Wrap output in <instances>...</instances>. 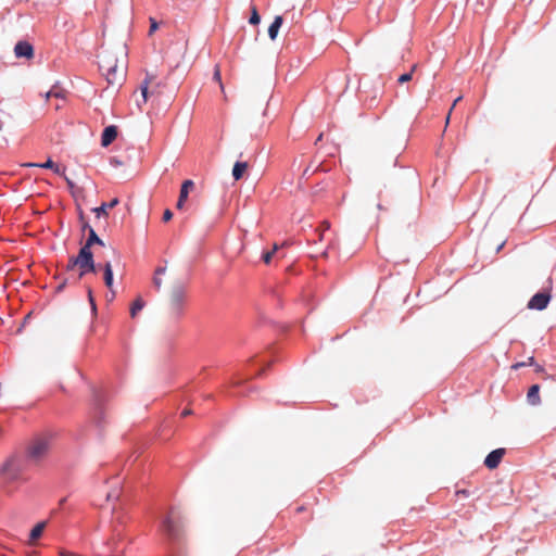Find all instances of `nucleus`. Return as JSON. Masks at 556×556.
I'll return each mask as SVG.
<instances>
[{
  "instance_id": "nucleus-41",
  "label": "nucleus",
  "mask_w": 556,
  "mask_h": 556,
  "mask_svg": "<svg viewBox=\"0 0 556 556\" xmlns=\"http://www.w3.org/2000/svg\"><path fill=\"white\" fill-rule=\"evenodd\" d=\"M457 494H462L464 496H468V492L466 490L458 491Z\"/></svg>"
},
{
  "instance_id": "nucleus-31",
  "label": "nucleus",
  "mask_w": 556,
  "mask_h": 556,
  "mask_svg": "<svg viewBox=\"0 0 556 556\" xmlns=\"http://www.w3.org/2000/svg\"><path fill=\"white\" fill-rule=\"evenodd\" d=\"M88 298H89V302L91 304L92 311L94 312L96 311V303H94V300H93V296H92L91 289H88Z\"/></svg>"
},
{
  "instance_id": "nucleus-16",
  "label": "nucleus",
  "mask_w": 556,
  "mask_h": 556,
  "mask_svg": "<svg viewBox=\"0 0 556 556\" xmlns=\"http://www.w3.org/2000/svg\"><path fill=\"white\" fill-rule=\"evenodd\" d=\"M527 399H528V402L532 405L540 404L541 397H540V386L539 384H533L530 387V389L528 390V393H527Z\"/></svg>"
},
{
  "instance_id": "nucleus-44",
  "label": "nucleus",
  "mask_w": 556,
  "mask_h": 556,
  "mask_svg": "<svg viewBox=\"0 0 556 556\" xmlns=\"http://www.w3.org/2000/svg\"><path fill=\"white\" fill-rule=\"evenodd\" d=\"M321 138H323V134H320V135L318 136V138H317V140H316V143H317L318 141H321Z\"/></svg>"
},
{
  "instance_id": "nucleus-40",
  "label": "nucleus",
  "mask_w": 556,
  "mask_h": 556,
  "mask_svg": "<svg viewBox=\"0 0 556 556\" xmlns=\"http://www.w3.org/2000/svg\"><path fill=\"white\" fill-rule=\"evenodd\" d=\"M63 177L65 178L67 185L72 188L74 186L73 181L70 178H67L65 175Z\"/></svg>"
},
{
  "instance_id": "nucleus-18",
  "label": "nucleus",
  "mask_w": 556,
  "mask_h": 556,
  "mask_svg": "<svg viewBox=\"0 0 556 556\" xmlns=\"http://www.w3.org/2000/svg\"><path fill=\"white\" fill-rule=\"evenodd\" d=\"M283 23V18L280 15H277L274 20V22L268 27V36L271 40H275L277 38L279 28L281 27Z\"/></svg>"
},
{
  "instance_id": "nucleus-6",
  "label": "nucleus",
  "mask_w": 556,
  "mask_h": 556,
  "mask_svg": "<svg viewBox=\"0 0 556 556\" xmlns=\"http://www.w3.org/2000/svg\"><path fill=\"white\" fill-rule=\"evenodd\" d=\"M4 482H15L22 479L23 465L17 459H9L0 469Z\"/></svg>"
},
{
  "instance_id": "nucleus-39",
  "label": "nucleus",
  "mask_w": 556,
  "mask_h": 556,
  "mask_svg": "<svg viewBox=\"0 0 556 556\" xmlns=\"http://www.w3.org/2000/svg\"><path fill=\"white\" fill-rule=\"evenodd\" d=\"M113 255L116 257V260L119 262L121 255L118 252H116L114 249H112Z\"/></svg>"
},
{
  "instance_id": "nucleus-38",
  "label": "nucleus",
  "mask_w": 556,
  "mask_h": 556,
  "mask_svg": "<svg viewBox=\"0 0 556 556\" xmlns=\"http://www.w3.org/2000/svg\"><path fill=\"white\" fill-rule=\"evenodd\" d=\"M462 100V97H458L457 99H455V101L453 102V105L452 108L450 109L451 111L454 110V108L456 106V104Z\"/></svg>"
},
{
  "instance_id": "nucleus-8",
  "label": "nucleus",
  "mask_w": 556,
  "mask_h": 556,
  "mask_svg": "<svg viewBox=\"0 0 556 556\" xmlns=\"http://www.w3.org/2000/svg\"><path fill=\"white\" fill-rule=\"evenodd\" d=\"M551 298L552 296L548 291L538 292L529 300L527 307L529 309L542 311L547 307Z\"/></svg>"
},
{
  "instance_id": "nucleus-17",
  "label": "nucleus",
  "mask_w": 556,
  "mask_h": 556,
  "mask_svg": "<svg viewBox=\"0 0 556 556\" xmlns=\"http://www.w3.org/2000/svg\"><path fill=\"white\" fill-rule=\"evenodd\" d=\"M93 244H99V245H104V242L102 239H100L98 237V235L96 233L94 229L92 227H89V236H88V239L86 241V243L83 245V248H87V250H91V247Z\"/></svg>"
},
{
  "instance_id": "nucleus-36",
  "label": "nucleus",
  "mask_w": 556,
  "mask_h": 556,
  "mask_svg": "<svg viewBox=\"0 0 556 556\" xmlns=\"http://www.w3.org/2000/svg\"><path fill=\"white\" fill-rule=\"evenodd\" d=\"M156 28H157V24H156V22L153 21L150 26V33H153Z\"/></svg>"
},
{
  "instance_id": "nucleus-7",
  "label": "nucleus",
  "mask_w": 556,
  "mask_h": 556,
  "mask_svg": "<svg viewBox=\"0 0 556 556\" xmlns=\"http://www.w3.org/2000/svg\"><path fill=\"white\" fill-rule=\"evenodd\" d=\"M142 102L137 101L138 106L147 103L148 99L153 96L161 94V85L156 81L155 76H147L140 86Z\"/></svg>"
},
{
  "instance_id": "nucleus-43",
  "label": "nucleus",
  "mask_w": 556,
  "mask_h": 556,
  "mask_svg": "<svg viewBox=\"0 0 556 556\" xmlns=\"http://www.w3.org/2000/svg\"><path fill=\"white\" fill-rule=\"evenodd\" d=\"M89 227L90 226L87 223H85L84 226H83V229H88L89 230Z\"/></svg>"
},
{
  "instance_id": "nucleus-4",
  "label": "nucleus",
  "mask_w": 556,
  "mask_h": 556,
  "mask_svg": "<svg viewBox=\"0 0 556 556\" xmlns=\"http://www.w3.org/2000/svg\"><path fill=\"white\" fill-rule=\"evenodd\" d=\"M75 267H78L79 269V278L88 273L96 271V265L91 250H87V248L81 247L78 255L68 260L66 269L72 270Z\"/></svg>"
},
{
  "instance_id": "nucleus-12",
  "label": "nucleus",
  "mask_w": 556,
  "mask_h": 556,
  "mask_svg": "<svg viewBox=\"0 0 556 556\" xmlns=\"http://www.w3.org/2000/svg\"><path fill=\"white\" fill-rule=\"evenodd\" d=\"M104 268V283L106 286V288L110 290L111 292V296H110V301H112L114 298H115V291L113 289V270H112V264L111 262H106L103 266Z\"/></svg>"
},
{
  "instance_id": "nucleus-33",
  "label": "nucleus",
  "mask_w": 556,
  "mask_h": 556,
  "mask_svg": "<svg viewBox=\"0 0 556 556\" xmlns=\"http://www.w3.org/2000/svg\"><path fill=\"white\" fill-rule=\"evenodd\" d=\"M332 247H333V243H332V240H330L328 245H327V248H326V250L323 252L321 255L326 257L328 255L329 249H331Z\"/></svg>"
},
{
  "instance_id": "nucleus-29",
  "label": "nucleus",
  "mask_w": 556,
  "mask_h": 556,
  "mask_svg": "<svg viewBox=\"0 0 556 556\" xmlns=\"http://www.w3.org/2000/svg\"><path fill=\"white\" fill-rule=\"evenodd\" d=\"M46 100H49L51 97H55V98H59V97H62L61 93L59 91H53V90H50L46 93Z\"/></svg>"
},
{
  "instance_id": "nucleus-42",
  "label": "nucleus",
  "mask_w": 556,
  "mask_h": 556,
  "mask_svg": "<svg viewBox=\"0 0 556 556\" xmlns=\"http://www.w3.org/2000/svg\"><path fill=\"white\" fill-rule=\"evenodd\" d=\"M452 111L450 110L447 116H446V125L450 123Z\"/></svg>"
},
{
  "instance_id": "nucleus-1",
  "label": "nucleus",
  "mask_w": 556,
  "mask_h": 556,
  "mask_svg": "<svg viewBox=\"0 0 556 556\" xmlns=\"http://www.w3.org/2000/svg\"><path fill=\"white\" fill-rule=\"evenodd\" d=\"M99 67L109 85L121 86L127 70L126 46L121 43L115 48L103 49L99 54Z\"/></svg>"
},
{
  "instance_id": "nucleus-10",
  "label": "nucleus",
  "mask_w": 556,
  "mask_h": 556,
  "mask_svg": "<svg viewBox=\"0 0 556 556\" xmlns=\"http://www.w3.org/2000/svg\"><path fill=\"white\" fill-rule=\"evenodd\" d=\"M194 187H195V185H194L193 180H191V179H187L182 182L180 192H179V198H178V201L176 204V207L178 210L184 208L185 202L188 199L189 192L192 191L194 189Z\"/></svg>"
},
{
  "instance_id": "nucleus-30",
  "label": "nucleus",
  "mask_w": 556,
  "mask_h": 556,
  "mask_svg": "<svg viewBox=\"0 0 556 556\" xmlns=\"http://www.w3.org/2000/svg\"><path fill=\"white\" fill-rule=\"evenodd\" d=\"M153 285L155 286V288H156L157 290H160V289H161V286H162V279H161L157 275H155V276H154V278H153Z\"/></svg>"
},
{
  "instance_id": "nucleus-46",
  "label": "nucleus",
  "mask_w": 556,
  "mask_h": 556,
  "mask_svg": "<svg viewBox=\"0 0 556 556\" xmlns=\"http://www.w3.org/2000/svg\"><path fill=\"white\" fill-rule=\"evenodd\" d=\"M2 129V122H0V130Z\"/></svg>"
},
{
  "instance_id": "nucleus-15",
  "label": "nucleus",
  "mask_w": 556,
  "mask_h": 556,
  "mask_svg": "<svg viewBox=\"0 0 556 556\" xmlns=\"http://www.w3.org/2000/svg\"><path fill=\"white\" fill-rule=\"evenodd\" d=\"M25 166H29V167L36 166V167H41V168H49V169H52L55 174H58L60 176H64V169H65V168L62 169L59 165H56L50 159L45 163H28V164H25Z\"/></svg>"
},
{
  "instance_id": "nucleus-37",
  "label": "nucleus",
  "mask_w": 556,
  "mask_h": 556,
  "mask_svg": "<svg viewBox=\"0 0 556 556\" xmlns=\"http://www.w3.org/2000/svg\"><path fill=\"white\" fill-rule=\"evenodd\" d=\"M165 273V268L164 267H159L156 270H155V275H162Z\"/></svg>"
},
{
  "instance_id": "nucleus-11",
  "label": "nucleus",
  "mask_w": 556,
  "mask_h": 556,
  "mask_svg": "<svg viewBox=\"0 0 556 556\" xmlns=\"http://www.w3.org/2000/svg\"><path fill=\"white\" fill-rule=\"evenodd\" d=\"M14 53L16 58L30 59L34 55V49L29 42L18 41L14 47Z\"/></svg>"
},
{
  "instance_id": "nucleus-13",
  "label": "nucleus",
  "mask_w": 556,
  "mask_h": 556,
  "mask_svg": "<svg viewBox=\"0 0 556 556\" xmlns=\"http://www.w3.org/2000/svg\"><path fill=\"white\" fill-rule=\"evenodd\" d=\"M117 137L116 126H108L104 128L101 137V144L103 147L110 146Z\"/></svg>"
},
{
  "instance_id": "nucleus-32",
  "label": "nucleus",
  "mask_w": 556,
  "mask_h": 556,
  "mask_svg": "<svg viewBox=\"0 0 556 556\" xmlns=\"http://www.w3.org/2000/svg\"><path fill=\"white\" fill-rule=\"evenodd\" d=\"M534 365H535V371H536V372H541V374H543V378H544V379H546V378H548V377H549V376L545 372L544 368H543L541 365H536V364H534Z\"/></svg>"
},
{
  "instance_id": "nucleus-35",
  "label": "nucleus",
  "mask_w": 556,
  "mask_h": 556,
  "mask_svg": "<svg viewBox=\"0 0 556 556\" xmlns=\"http://www.w3.org/2000/svg\"><path fill=\"white\" fill-rule=\"evenodd\" d=\"M191 414H192V410H191V409L186 408V409H184V410H182L181 416H182V417H187V416H189V415H191Z\"/></svg>"
},
{
  "instance_id": "nucleus-27",
  "label": "nucleus",
  "mask_w": 556,
  "mask_h": 556,
  "mask_svg": "<svg viewBox=\"0 0 556 556\" xmlns=\"http://www.w3.org/2000/svg\"><path fill=\"white\" fill-rule=\"evenodd\" d=\"M534 364H535V362H534V357H532V356H531V357H529V358H528V361H527V362H522V363H517V364H515V365L513 366V368H514V369H518V368H520V367H523V366H527V365L532 366V365H534Z\"/></svg>"
},
{
  "instance_id": "nucleus-45",
  "label": "nucleus",
  "mask_w": 556,
  "mask_h": 556,
  "mask_svg": "<svg viewBox=\"0 0 556 556\" xmlns=\"http://www.w3.org/2000/svg\"><path fill=\"white\" fill-rule=\"evenodd\" d=\"M62 288H63V285H60V286L58 287V290L60 291V290H62Z\"/></svg>"
},
{
  "instance_id": "nucleus-26",
  "label": "nucleus",
  "mask_w": 556,
  "mask_h": 556,
  "mask_svg": "<svg viewBox=\"0 0 556 556\" xmlns=\"http://www.w3.org/2000/svg\"><path fill=\"white\" fill-rule=\"evenodd\" d=\"M213 79L215 81H217L219 84V86H220V89L224 90V86H223V83H222V76H220V70H219L218 65L215 66Z\"/></svg>"
},
{
  "instance_id": "nucleus-23",
  "label": "nucleus",
  "mask_w": 556,
  "mask_h": 556,
  "mask_svg": "<svg viewBox=\"0 0 556 556\" xmlns=\"http://www.w3.org/2000/svg\"><path fill=\"white\" fill-rule=\"evenodd\" d=\"M329 228H330V224L327 220H325V222H323L320 224V227L317 229V231L319 232V240L320 241H324L326 239L325 232L327 230H329Z\"/></svg>"
},
{
  "instance_id": "nucleus-19",
  "label": "nucleus",
  "mask_w": 556,
  "mask_h": 556,
  "mask_svg": "<svg viewBox=\"0 0 556 556\" xmlns=\"http://www.w3.org/2000/svg\"><path fill=\"white\" fill-rule=\"evenodd\" d=\"M249 165L247 162H236L232 168V177L235 180H240L245 174Z\"/></svg>"
},
{
  "instance_id": "nucleus-9",
  "label": "nucleus",
  "mask_w": 556,
  "mask_h": 556,
  "mask_svg": "<svg viewBox=\"0 0 556 556\" xmlns=\"http://www.w3.org/2000/svg\"><path fill=\"white\" fill-rule=\"evenodd\" d=\"M506 453L505 448H496L488 454V456L484 459V465L489 469H495L498 467L500 463L502 462L504 455Z\"/></svg>"
},
{
  "instance_id": "nucleus-28",
  "label": "nucleus",
  "mask_w": 556,
  "mask_h": 556,
  "mask_svg": "<svg viewBox=\"0 0 556 556\" xmlns=\"http://www.w3.org/2000/svg\"><path fill=\"white\" fill-rule=\"evenodd\" d=\"M173 218V213L169 208L165 210L163 213V222H169Z\"/></svg>"
},
{
  "instance_id": "nucleus-14",
  "label": "nucleus",
  "mask_w": 556,
  "mask_h": 556,
  "mask_svg": "<svg viewBox=\"0 0 556 556\" xmlns=\"http://www.w3.org/2000/svg\"><path fill=\"white\" fill-rule=\"evenodd\" d=\"M118 203V199L114 198L109 203H102L100 206L94 207L92 212L96 214L97 218H100L101 216H108V211L115 207Z\"/></svg>"
},
{
  "instance_id": "nucleus-24",
  "label": "nucleus",
  "mask_w": 556,
  "mask_h": 556,
  "mask_svg": "<svg viewBox=\"0 0 556 556\" xmlns=\"http://www.w3.org/2000/svg\"><path fill=\"white\" fill-rule=\"evenodd\" d=\"M249 22L252 25H257L261 22L260 14H258V12H257L255 7L252 8L251 16H250Z\"/></svg>"
},
{
  "instance_id": "nucleus-21",
  "label": "nucleus",
  "mask_w": 556,
  "mask_h": 556,
  "mask_svg": "<svg viewBox=\"0 0 556 556\" xmlns=\"http://www.w3.org/2000/svg\"><path fill=\"white\" fill-rule=\"evenodd\" d=\"M144 306V302L142 301L141 298H138L136 299L132 304H131V307H130V316L132 318L136 317V315L143 308Z\"/></svg>"
},
{
  "instance_id": "nucleus-2",
  "label": "nucleus",
  "mask_w": 556,
  "mask_h": 556,
  "mask_svg": "<svg viewBox=\"0 0 556 556\" xmlns=\"http://www.w3.org/2000/svg\"><path fill=\"white\" fill-rule=\"evenodd\" d=\"M161 530L172 543L180 542L185 536V522L182 515L172 508L163 519Z\"/></svg>"
},
{
  "instance_id": "nucleus-5",
  "label": "nucleus",
  "mask_w": 556,
  "mask_h": 556,
  "mask_svg": "<svg viewBox=\"0 0 556 556\" xmlns=\"http://www.w3.org/2000/svg\"><path fill=\"white\" fill-rule=\"evenodd\" d=\"M50 452V439L46 435H39L33 439L27 447V459L38 465L47 458Z\"/></svg>"
},
{
  "instance_id": "nucleus-20",
  "label": "nucleus",
  "mask_w": 556,
  "mask_h": 556,
  "mask_svg": "<svg viewBox=\"0 0 556 556\" xmlns=\"http://www.w3.org/2000/svg\"><path fill=\"white\" fill-rule=\"evenodd\" d=\"M46 522L37 523L30 531L29 541L33 543L37 539H39L45 530Z\"/></svg>"
},
{
  "instance_id": "nucleus-22",
  "label": "nucleus",
  "mask_w": 556,
  "mask_h": 556,
  "mask_svg": "<svg viewBox=\"0 0 556 556\" xmlns=\"http://www.w3.org/2000/svg\"><path fill=\"white\" fill-rule=\"evenodd\" d=\"M416 67H417V64H414V65L412 66L410 72H408V73H405V74L401 75V76L399 77L397 81H399L400 84H404V83H407V81L412 80V78H413V73L415 72Z\"/></svg>"
},
{
  "instance_id": "nucleus-25",
  "label": "nucleus",
  "mask_w": 556,
  "mask_h": 556,
  "mask_svg": "<svg viewBox=\"0 0 556 556\" xmlns=\"http://www.w3.org/2000/svg\"><path fill=\"white\" fill-rule=\"evenodd\" d=\"M278 249H279L278 245L275 244L271 251H268V252L264 253L263 254L264 263L269 264L273 255L277 252Z\"/></svg>"
},
{
  "instance_id": "nucleus-34",
  "label": "nucleus",
  "mask_w": 556,
  "mask_h": 556,
  "mask_svg": "<svg viewBox=\"0 0 556 556\" xmlns=\"http://www.w3.org/2000/svg\"><path fill=\"white\" fill-rule=\"evenodd\" d=\"M60 555L61 556H79L78 554H75V553H72V552H67V551H61Z\"/></svg>"
},
{
  "instance_id": "nucleus-3",
  "label": "nucleus",
  "mask_w": 556,
  "mask_h": 556,
  "mask_svg": "<svg viewBox=\"0 0 556 556\" xmlns=\"http://www.w3.org/2000/svg\"><path fill=\"white\" fill-rule=\"evenodd\" d=\"M186 302V291L182 287L178 286L172 289L169 299H168V307H167V318L170 321H179L184 316Z\"/></svg>"
}]
</instances>
